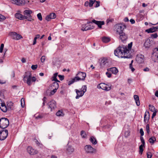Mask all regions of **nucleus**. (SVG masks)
Instances as JSON below:
<instances>
[{"label":"nucleus","instance_id":"62","mask_svg":"<svg viewBox=\"0 0 158 158\" xmlns=\"http://www.w3.org/2000/svg\"><path fill=\"white\" fill-rule=\"evenodd\" d=\"M106 74L107 75V77L109 78H110L111 77V73L109 72H106Z\"/></svg>","mask_w":158,"mask_h":158},{"label":"nucleus","instance_id":"13","mask_svg":"<svg viewBox=\"0 0 158 158\" xmlns=\"http://www.w3.org/2000/svg\"><path fill=\"white\" fill-rule=\"evenodd\" d=\"M118 34L119 35L120 39L122 42H124L127 40L128 38L127 35L124 32L120 33Z\"/></svg>","mask_w":158,"mask_h":158},{"label":"nucleus","instance_id":"1","mask_svg":"<svg viewBox=\"0 0 158 158\" xmlns=\"http://www.w3.org/2000/svg\"><path fill=\"white\" fill-rule=\"evenodd\" d=\"M115 55L119 58H128L131 57L130 53L129 52V51L125 47L121 46L119 47L114 51Z\"/></svg>","mask_w":158,"mask_h":158},{"label":"nucleus","instance_id":"16","mask_svg":"<svg viewBox=\"0 0 158 158\" xmlns=\"http://www.w3.org/2000/svg\"><path fill=\"white\" fill-rule=\"evenodd\" d=\"M144 57L143 55L140 54H138L136 58V61L138 63L140 64L143 61Z\"/></svg>","mask_w":158,"mask_h":158},{"label":"nucleus","instance_id":"15","mask_svg":"<svg viewBox=\"0 0 158 158\" xmlns=\"http://www.w3.org/2000/svg\"><path fill=\"white\" fill-rule=\"evenodd\" d=\"M23 80L25 82H26L28 85H30V73L29 72L26 73V74L23 77Z\"/></svg>","mask_w":158,"mask_h":158},{"label":"nucleus","instance_id":"5","mask_svg":"<svg viewBox=\"0 0 158 158\" xmlns=\"http://www.w3.org/2000/svg\"><path fill=\"white\" fill-rule=\"evenodd\" d=\"M8 135V130L4 129L0 131V140H3L7 137Z\"/></svg>","mask_w":158,"mask_h":158},{"label":"nucleus","instance_id":"31","mask_svg":"<svg viewBox=\"0 0 158 158\" xmlns=\"http://www.w3.org/2000/svg\"><path fill=\"white\" fill-rule=\"evenodd\" d=\"M58 82H59L55 81L54 82L52 83V85L51 86L54 88L58 89L59 86Z\"/></svg>","mask_w":158,"mask_h":158},{"label":"nucleus","instance_id":"26","mask_svg":"<svg viewBox=\"0 0 158 158\" xmlns=\"http://www.w3.org/2000/svg\"><path fill=\"white\" fill-rule=\"evenodd\" d=\"M134 98L135 99V103L137 106H139L140 105V102L139 98L138 95H135L134 96Z\"/></svg>","mask_w":158,"mask_h":158},{"label":"nucleus","instance_id":"50","mask_svg":"<svg viewBox=\"0 0 158 158\" xmlns=\"http://www.w3.org/2000/svg\"><path fill=\"white\" fill-rule=\"evenodd\" d=\"M31 75L30 74V82L31 81L34 82L36 80L35 77H31Z\"/></svg>","mask_w":158,"mask_h":158},{"label":"nucleus","instance_id":"64","mask_svg":"<svg viewBox=\"0 0 158 158\" xmlns=\"http://www.w3.org/2000/svg\"><path fill=\"white\" fill-rule=\"evenodd\" d=\"M111 103V102L110 101H107L106 102L105 104L106 105H108L110 104Z\"/></svg>","mask_w":158,"mask_h":158},{"label":"nucleus","instance_id":"48","mask_svg":"<svg viewBox=\"0 0 158 158\" xmlns=\"http://www.w3.org/2000/svg\"><path fill=\"white\" fill-rule=\"evenodd\" d=\"M151 37L152 38H156L158 37V35L156 33H155L151 34Z\"/></svg>","mask_w":158,"mask_h":158},{"label":"nucleus","instance_id":"30","mask_svg":"<svg viewBox=\"0 0 158 158\" xmlns=\"http://www.w3.org/2000/svg\"><path fill=\"white\" fill-rule=\"evenodd\" d=\"M156 139L154 136H152L148 140L149 142L151 144H153L154 142L156 141Z\"/></svg>","mask_w":158,"mask_h":158},{"label":"nucleus","instance_id":"10","mask_svg":"<svg viewBox=\"0 0 158 158\" xmlns=\"http://www.w3.org/2000/svg\"><path fill=\"white\" fill-rule=\"evenodd\" d=\"M12 3L18 6H23L26 3L24 0H10Z\"/></svg>","mask_w":158,"mask_h":158},{"label":"nucleus","instance_id":"36","mask_svg":"<svg viewBox=\"0 0 158 158\" xmlns=\"http://www.w3.org/2000/svg\"><path fill=\"white\" fill-rule=\"evenodd\" d=\"M132 42H131L130 44H128V48L126 46L123 45V46H122L125 47L127 50H128L129 51V52L130 53V50L131 49V47L132 46Z\"/></svg>","mask_w":158,"mask_h":158},{"label":"nucleus","instance_id":"25","mask_svg":"<svg viewBox=\"0 0 158 158\" xmlns=\"http://www.w3.org/2000/svg\"><path fill=\"white\" fill-rule=\"evenodd\" d=\"M109 71H110L111 73L114 74H116L118 72V70L116 67H112L108 69Z\"/></svg>","mask_w":158,"mask_h":158},{"label":"nucleus","instance_id":"42","mask_svg":"<svg viewBox=\"0 0 158 158\" xmlns=\"http://www.w3.org/2000/svg\"><path fill=\"white\" fill-rule=\"evenodd\" d=\"M96 0H89V6L91 7L93 6V4L95 2Z\"/></svg>","mask_w":158,"mask_h":158},{"label":"nucleus","instance_id":"33","mask_svg":"<svg viewBox=\"0 0 158 158\" xmlns=\"http://www.w3.org/2000/svg\"><path fill=\"white\" fill-rule=\"evenodd\" d=\"M153 54H154L156 58L158 59V48H155L153 50Z\"/></svg>","mask_w":158,"mask_h":158},{"label":"nucleus","instance_id":"51","mask_svg":"<svg viewBox=\"0 0 158 158\" xmlns=\"http://www.w3.org/2000/svg\"><path fill=\"white\" fill-rule=\"evenodd\" d=\"M146 131L148 134H149L150 132V127L149 124H147L146 127Z\"/></svg>","mask_w":158,"mask_h":158},{"label":"nucleus","instance_id":"61","mask_svg":"<svg viewBox=\"0 0 158 158\" xmlns=\"http://www.w3.org/2000/svg\"><path fill=\"white\" fill-rule=\"evenodd\" d=\"M157 112V110L153 112V113L152 116V118H153L156 115V113Z\"/></svg>","mask_w":158,"mask_h":158},{"label":"nucleus","instance_id":"58","mask_svg":"<svg viewBox=\"0 0 158 158\" xmlns=\"http://www.w3.org/2000/svg\"><path fill=\"white\" fill-rule=\"evenodd\" d=\"M114 19H107V20L106 22H107V24H108L109 23V22H111L114 21Z\"/></svg>","mask_w":158,"mask_h":158},{"label":"nucleus","instance_id":"17","mask_svg":"<svg viewBox=\"0 0 158 158\" xmlns=\"http://www.w3.org/2000/svg\"><path fill=\"white\" fill-rule=\"evenodd\" d=\"M56 15L54 13H51L49 15H47L45 19L48 21H50L51 19H54L56 18Z\"/></svg>","mask_w":158,"mask_h":158},{"label":"nucleus","instance_id":"34","mask_svg":"<svg viewBox=\"0 0 158 158\" xmlns=\"http://www.w3.org/2000/svg\"><path fill=\"white\" fill-rule=\"evenodd\" d=\"M33 140L35 142L37 146L40 147H41L43 146L42 144L39 142L35 138H34Z\"/></svg>","mask_w":158,"mask_h":158},{"label":"nucleus","instance_id":"21","mask_svg":"<svg viewBox=\"0 0 158 158\" xmlns=\"http://www.w3.org/2000/svg\"><path fill=\"white\" fill-rule=\"evenodd\" d=\"M74 151V149L72 146L68 145L66 148V152L69 154H71Z\"/></svg>","mask_w":158,"mask_h":158},{"label":"nucleus","instance_id":"63","mask_svg":"<svg viewBox=\"0 0 158 158\" xmlns=\"http://www.w3.org/2000/svg\"><path fill=\"white\" fill-rule=\"evenodd\" d=\"M35 117L36 119H39L41 118L42 117L41 115H37L36 114H35Z\"/></svg>","mask_w":158,"mask_h":158},{"label":"nucleus","instance_id":"6","mask_svg":"<svg viewBox=\"0 0 158 158\" xmlns=\"http://www.w3.org/2000/svg\"><path fill=\"white\" fill-rule=\"evenodd\" d=\"M86 76V73L82 72H79L76 77H75L77 81L84 80Z\"/></svg>","mask_w":158,"mask_h":158},{"label":"nucleus","instance_id":"4","mask_svg":"<svg viewBox=\"0 0 158 158\" xmlns=\"http://www.w3.org/2000/svg\"><path fill=\"white\" fill-rule=\"evenodd\" d=\"M115 27L116 30L118 34L123 32L124 29L126 28L125 25L122 24H116Z\"/></svg>","mask_w":158,"mask_h":158},{"label":"nucleus","instance_id":"52","mask_svg":"<svg viewBox=\"0 0 158 158\" xmlns=\"http://www.w3.org/2000/svg\"><path fill=\"white\" fill-rule=\"evenodd\" d=\"M140 140L141 141V142L142 143V144L141 145H145V141L144 140L143 137L142 136H140Z\"/></svg>","mask_w":158,"mask_h":158},{"label":"nucleus","instance_id":"54","mask_svg":"<svg viewBox=\"0 0 158 158\" xmlns=\"http://www.w3.org/2000/svg\"><path fill=\"white\" fill-rule=\"evenodd\" d=\"M95 3V7H97L99 6L100 3L99 1H96Z\"/></svg>","mask_w":158,"mask_h":158},{"label":"nucleus","instance_id":"38","mask_svg":"<svg viewBox=\"0 0 158 158\" xmlns=\"http://www.w3.org/2000/svg\"><path fill=\"white\" fill-rule=\"evenodd\" d=\"M102 41L104 43H107L110 41V39L109 38L104 37L102 38Z\"/></svg>","mask_w":158,"mask_h":158},{"label":"nucleus","instance_id":"44","mask_svg":"<svg viewBox=\"0 0 158 158\" xmlns=\"http://www.w3.org/2000/svg\"><path fill=\"white\" fill-rule=\"evenodd\" d=\"M21 104L22 107H24L25 105L24 99L22 98L21 100Z\"/></svg>","mask_w":158,"mask_h":158},{"label":"nucleus","instance_id":"18","mask_svg":"<svg viewBox=\"0 0 158 158\" xmlns=\"http://www.w3.org/2000/svg\"><path fill=\"white\" fill-rule=\"evenodd\" d=\"M92 22L96 24L97 25L99 28H102V26L105 24V22L103 21H98L93 19L92 20Z\"/></svg>","mask_w":158,"mask_h":158},{"label":"nucleus","instance_id":"60","mask_svg":"<svg viewBox=\"0 0 158 158\" xmlns=\"http://www.w3.org/2000/svg\"><path fill=\"white\" fill-rule=\"evenodd\" d=\"M58 77L61 81H62L64 79V76L63 75H58Z\"/></svg>","mask_w":158,"mask_h":158},{"label":"nucleus","instance_id":"14","mask_svg":"<svg viewBox=\"0 0 158 158\" xmlns=\"http://www.w3.org/2000/svg\"><path fill=\"white\" fill-rule=\"evenodd\" d=\"M52 88L53 89L51 90L50 92H49V90H47L44 92V94L45 96H51L53 95L56 92L57 90L58 89L53 87H52Z\"/></svg>","mask_w":158,"mask_h":158},{"label":"nucleus","instance_id":"8","mask_svg":"<svg viewBox=\"0 0 158 158\" xmlns=\"http://www.w3.org/2000/svg\"><path fill=\"white\" fill-rule=\"evenodd\" d=\"M10 35L14 39L18 40L22 38V36L14 32H12L10 33Z\"/></svg>","mask_w":158,"mask_h":158},{"label":"nucleus","instance_id":"46","mask_svg":"<svg viewBox=\"0 0 158 158\" xmlns=\"http://www.w3.org/2000/svg\"><path fill=\"white\" fill-rule=\"evenodd\" d=\"M6 19V17L3 15L0 14V21L2 22L5 20Z\"/></svg>","mask_w":158,"mask_h":158},{"label":"nucleus","instance_id":"11","mask_svg":"<svg viewBox=\"0 0 158 158\" xmlns=\"http://www.w3.org/2000/svg\"><path fill=\"white\" fill-rule=\"evenodd\" d=\"M98 87L106 91L110 90L111 89V86L107 87V85L103 83L100 84Z\"/></svg>","mask_w":158,"mask_h":158},{"label":"nucleus","instance_id":"59","mask_svg":"<svg viewBox=\"0 0 158 158\" xmlns=\"http://www.w3.org/2000/svg\"><path fill=\"white\" fill-rule=\"evenodd\" d=\"M140 133L141 135V136L142 137L144 135V132L143 129L142 128L140 129Z\"/></svg>","mask_w":158,"mask_h":158},{"label":"nucleus","instance_id":"55","mask_svg":"<svg viewBox=\"0 0 158 158\" xmlns=\"http://www.w3.org/2000/svg\"><path fill=\"white\" fill-rule=\"evenodd\" d=\"M4 45L3 44H2L0 48V52L2 53V52L3 48H4Z\"/></svg>","mask_w":158,"mask_h":158},{"label":"nucleus","instance_id":"3","mask_svg":"<svg viewBox=\"0 0 158 158\" xmlns=\"http://www.w3.org/2000/svg\"><path fill=\"white\" fill-rule=\"evenodd\" d=\"M9 124L8 119L6 118H2L0 119V128L4 129L8 127Z\"/></svg>","mask_w":158,"mask_h":158},{"label":"nucleus","instance_id":"2","mask_svg":"<svg viewBox=\"0 0 158 158\" xmlns=\"http://www.w3.org/2000/svg\"><path fill=\"white\" fill-rule=\"evenodd\" d=\"M87 86L86 85H84L82 86L81 89L80 90L75 89V91L77 94V96L76 98L79 99L80 97H82L84 93L86 91Z\"/></svg>","mask_w":158,"mask_h":158},{"label":"nucleus","instance_id":"7","mask_svg":"<svg viewBox=\"0 0 158 158\" xmlns=\"http://www.w3.org/2000/svg\"><path fill=\"white\" fill-rule=\"evenodd\" d=\"M85 150L86 152L88 153H93L96 152V149L89 145H86L85 146Z\"/></svg>","mask_w":158,"mask_h":158},{"label":"nucleus","instance_id":"24","mask_svg":"<svg viewBox=\"0 0 158 158\" xmlns=\"http://www.w3.org/2000/svg\"><path fill=\"white\" fill-rule=\"evenodd\" d=\"M24 19H27L28 21H29V18L28 17L30 16V10H25L24 12Z\"/></svg>","mask_w":158,"mask_h":158},{"label":"nucleus","instance_id":"49","mask_svg":"<svg viewBox=\"0 0 158 158\" xmlns=\"http://www.w3.org/2000/svg\"><path fill=\"white\" fill-rule=\"evenodd\" d=\"M147 155L148 158H151L152 156V153L150 152H148Z\"/></svg>","mask_w":158,"mask_h":158},{"label":"nucleus","instance_id":"19","mask_svg":"<svg viewBox=\"0 0 158 158\" xmlns=\"http://www.w3.org/2000/svg\"><path fill=\"white\" fill-rule=\"evenodd\" d=\"M158 27H152L149 29H147L146 32H147L148 33H153L157 31L158 30Z\"/></svg>","mask_w":158,"mask_h":158},{"label":"nucleus","instance_id":"37","mask_svg":"<svg viewBox=\"0 0 158 158\" xmlns=\"http://www.w3.org/2000/svg\"><path fill=\"white\" fill-rule=\"evenodd\" d=\"M37 153V151L30 147V155H34Z\"/></svg>","mask_w":158,"mask_h":158},{"label":"nucleus","instance_id":"29","mask_svg":"<svg viewBox=\"0 0 158 158\" xmlns=\"http://www.w3.org/2000/svg\"><path fill=\"white\" fill-rule=\"evenodd\" d=\"M15 17L18 19H24V17H23V16L21 14L19 13H17L15 15Z\"/></svg>","mask_w":158,"mask_h":158},{"label":"nucleus","instance_id":"53","mask_svg":"<svg viewBox=\"0 0 158 158\" xmlns=\"http://www.w3.org/2000/svg\"><path fill=\"white\" fill-rule=\"evenodd\" d=\"M38 67V65L37 64L32 65L31 66V69L33 70H35Z\"/></svg>","mask_w":158,"mask_h":158},{"label":"nucleus","instance_id":"28","mask_svg":"<svg viewBox=\"0 0 158 158\" xmlns=\"http://www.w3.org/2000/svg\"><path fill=\"white\" fill-rule=\"evenodd\" d=\"M58 74V73H56L53 74V76L51 77V80L52 81H57L58 82H60V81H59L56 78Z\"/></svg>","mask_w":158,"mask_h":158},{"label":"nucleus","instance_id":"43","mask_svg":"<svg viewBox=\"0 0 158 158\" xmlns=\"http://www.w3.org/2000/svg\"><path fill=\"white\" fill-rule=\"evenodd\" d=\"M13 103L11 102L8 103L7 104V107L10 108V109H12V107L13 106Z\"/></svg>","mask_w":158,"mask_h":158},{"label":"nucleus","instance_id":"23","mask_svg":"<svg viewBox=\"0 0 158 158\" xmlns=\"http://www.w3.org/2000/svg\"><path fill=\"white\" fill-rule=\"evenodd\" d=\"M107 63V58H103L102 59L100 63L101 67H103Z\"/></svg>","mask_w":158,"mask_h":158},{"label":"nucleus","instance_id":"12","mask_svg":"<svg viewBox=\"0 0 158 158\" xmlns=\"http://www.w3.org/2000/svg\"><path fill=\"white\" fill-rule=\"evenodd\" d=\"M49 108H50L51 111H52L56 107V102L54 100H52L48 104Z\"/></svg>","mask_w":158,"mask_h":158},{"label":"nucleus","instance_id":"32","mask_svg":"<svg viewBox=\"0 0 158 158\" xmlns=\"http://www.w3.org/2000/svg\"><path fill=\"white\" fill-rule=\"evenodd\" d=\"M90 141L94 145H95L97 143L96 139L94 136L90 137Z\"/></svg>","mask_w":158,"mask_h":158},{"label":"nucleus","instance_id":"20","mask_svg":"<svg viewBox=\"0 0 158 158\" xmlns=\"http://www.w3.org/2000/svg\"><path fill=\"white\" fill-rule=\"evenodd\" d=\"M151 42L149 39H146L144 43V47L146 48H149L151 45Z\"/></svg>","mask_w":158,"mask_h":158},{"label":"nucleus","instance_id":"57","mask_svg":"<svg viewBox=\"0 0 158 158\" xmlns=\"http://www.w3.org/2000/svg\"><path fill=\"white\" fill-rule=\"evenodd\" d=\"M46 97H44V98L43 99V106H44L45 105V103H46Z\"/></svg>","mask_w":158,"mask_h":158},{"label":"nucleus","instance_id":"40","mask_svg":"<svg viewBox=\"0 0 158 158\" xmlns=\"http://www.w3.org/2000/svg\"><path fill=\"white\" fill-rule=\"evenodd\" d=\"M56 114L57 116H63L64 115V114L62 111L59 110L56 113Z\"/></svg>","mask_w":158,"mask_h":158},{"label":"nucleus","instance_id":"27","mask_svg":"<svg viewBox=\"0 0 158 158\" xmlns=\"http://www.w3.org/2000/svg\"><path fill=\"white\" fill-rule=\"evenodd\" d=\"M1 106V107H0V108L1 110L4 112H6L7 111V109L5 104L4 103H2Z\"/></svg>","mask_w":158,"mask_h":158},{"label":"nucleus","instance_id":"35","mask_svg":"<svg viewBox=\"0 0 158 158\" xmlns=\"http://www.w3.org/2000/svg\"><path fill=\"white\" fill-rule=\"evenodd\" d=\"M148 106L149 110L152 112L157 110L156 109L155 107L153 105L149 104Z\"/></svg>","mask_w":158,"mask_h":158},{"label":"nucleus","instance_id":"9","mask_svg":"<svg viewBox=\"0 0 158 158\" xmlns=\"http://www.w3.org/2000/svg\"><path fill=\"white\" fill-rule=\"evenodd\" d=\"M81 30L83 31L91 30L94 28L93 26L88 24H83L81 25Z\"/></svg>","mask_w":158,"mask_h":158},{"label":"nucleus","instance_id":"56","mask_svg":"<svg viewBox=\"0 0 158 158\" xmlns=\"http://www.w3.org/2000/svg\"><path fill=\"white\" fill-rule=\"evenodd\" d=\"M46 57L45 56H42L41 58V61L42 62H44L45 60Z\"/></svg>","mask_w":158,"mask_h":158},{"label":"nucleus","instance_id":"47","mask_svg":"<svg viewBox=\"0 0 158 158\" xmlns=\"http://www.w3.org/2000/svg\"><path fill=\"white\" fill-rule=\"evenodd\" d=\"M37 17L40 21H42V17L41 14L40 13H38L37 15Z\"/></svg>","mask_w":158,"mask_h":158},{"label":"nucleus","instance_id":"41","mask_svg":"<svg viewBox=\"0 0 158 158\" xmlns=\"http://www.w3.org/2000/svg\"><path fill=\"white\" fill-rule=\"evenodd\" d=\"M81 135L82 138H85L86 136L85 132L84 131H82L81 132Z\"/></svg>","mask_w":158,"mask_h":158},{"label":"nucleus","instance_id":"45","mask_svg":"<svg viewBox=\"0 0 158 158\" xmlns=\"http://www.w3.org/2000/svg\"><path fill=\"white\" fill-rule=\"evenodd\" d=\"M77 81L75 78L74 77V78H73L71 81H70L69 82L68 85H70L74 82Z\"/></svg>","mask_w":158,"mask_h":158},{"label":"nucleus","instance_id":"39","mask_svg":"<svg viewBox=\"0 0 158 158\" xmlns=\"http://www.w3.org/2000/svg\"><path fill=\"white\" fill-rule=\"evenodd\" d=\"M144 145H141L139 147V153L141 155L143 152V146H144Z\"/></svg>","mask_w":158,"mask_h":158},{"label":"nucleus","instance_id":"22","mask_svg":"<svg viewBox=\"0 0 158 158\" xmlns=\"http://www.w3.org/2000/svg\"><path fill=\"white\" fill-rule=\"evenodd\" d=\"M150 114L149 111H146L144 115V122L147 123L148 122L149 119Z\"/></svg>","mask_w":158,"mask_h":158}]
</instances>
